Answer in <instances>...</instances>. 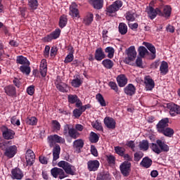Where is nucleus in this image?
<instances>
[{
  "mask_svg": "<svg viewBox=\"0 0 180 180\" xmlns=\"http://www.w3.org/2000/svg\"><path fill=\"white\" fill-rule=\"evenodd\" d=\"M84 130V126L81 124H77L75 127H71V125L66 124L63 126V136L70 137L73 140H77L81 136L79 131Z\"/></svg>",
  "mask_w": 180,
  "mask_h": 180,
  "instance_id": "obj_1",
  "label": "nucleus"
},
{
  "mask_svg": "<svg viewBox=\"0 0 180 180\" xmlns=\"http://www.w3.org/2000/svg\"><path fill=\"white\" fill-rule=\"evenodd\" d=\"M9 143H11L9 141L1 142L0 150L4 151V155L7 157V158H13L18 153V146H16V145L8 146Z\"/></svg>",
  "mask_w": 180,
  "mask_h": 180,
  "instance_id": "obj_2",
  "label": "nucleus"
},
{
  "mask_svg": "<svg viewBox=\"0 0 180 180\" xmlns=\"http://www.w3.org/2000/svg\"><path fill=\"white\" fill-rule=\"evenodd\" d=\"M150 148L152 151L156 154H161V153H168V151H169V146H168V145L160 139L156 141V143H153L150 146Z\"/></svg>",
  "mask_w": 180,
  "mask_h": 180,
  "instance_id": "obj_3",
  "label": "nucleus"
},
{
  "mask_svg": "<svg viewBox=\"0 0 180 180\" xmlns=\"http://www.w3.org/2000/svg\"><path fill=\"white\" fill-rule=\"evenodd\" d=\"M47 141L51 148L54 147L56 144H65V139L58 134L49 136L47 137Z\"/></svg>",
  "mask_w": 180,
  "mask_h": 180,
  "instance_id": "obj_4",
  "label": "nucleus"
},
{
  "mask_svg": "<svg viewBox=\"0 0 180 180\" xmlns=\"http://www.w3.org/2000/svg\"><path fill=\"white\" fill-rule=\"evenodd\" d=\"M58 166L60 168H63L68 175H75V166H72L68 162L65 160H61L58 163Z\"/></svg>",
  "mask_w": 180,
  "mask_h": 180,
  "instance_id": "obj_5",
  "label": "nucleus"
},
{
  "mask_svg": "<svg viewBox=\"0 0 180 180\" xmlns=\"http://www.w3.org/2000/svg\"><path fill=\"white\" fill-rule=\"evenodd\" d=\"M0 130L4 140H13V139H15V134H16V133L13 129L8 128V127L5 125H2L0 127Z\"/></svg>",
  "mask_w": 180,
  "mask_h": 180,
  "instance_id": "obj_6",
  "label": "nucleus"
},
{
  "mask_svg": "<svg viewBox=\"0 0 180 180\" xmlns=\"http://www.w3.org/2000/svg\"><path fill=\"white\" fill-rule=\"evenodd\" d=\"M127 57L124 59L125 64H130L131 61H134L136 60V57H137V52L136 51V47L134 46H131L127 50Z\"/></svg>",
  "mask_w": 180,
  "mask_h": 180,
  "instance_id": "obj_7",
  "label": "nucleus"
},
{
  "mask_svg": "<svg viewBox=\"0 0 180 180\" xmlns=\"http://www.w3.org/2000/svg\"><path fill=\"white\" fill-rule=\"evenodd\" d=\"M120 169L123 176H129L131 171V163L129 161H124L120 165Z\"/></svg>",
  "mask_w": 180,
  "mask_h": 180,
  "instance_id": "obj_8",
  "label": "nucleus"
},
{
  "mask_svg": "<svg viewBox=\"0 0 180 180\" xmlns=\"http://www.w3.org/2000/svg\"><path fill=\"white\" fill-rule=\"evenodd\" d=\"M54 84L56 86V89L59 90L60 92H68V85L63 82L61 77L57 76Z\"/></svg>",
  "mask_w": 180,
  "mask_h": 180,
  "instance_id": "obj_9",
  "label": "nucleus"
},
{
  "mask_svg": "<svg viewBox=\"0 0 180 180\" xmlns=\"http://www.w3.org/2000/svg\"><path fill=\"white\" fill-rule=\"evenodd\" d=\"M61 34V30L56 28L53 32L44 37V41L50 43L52 40H57Z\"/></svg>",
  "mask_w": 180,
  "mask_h": 180,
  "instance_id": "obj_10",
  "label": "nucleus"
},
{
  "mask_svg": "<svg viewBox=\"0 0 180 180\" xmlns=\"http://www.w3.org/2000/svg\"><path fill=\"white\" fill-rule=\"evenodd\" d=\"M26 167H32L34 164L36 155L33 150L28 149L25 153Z\"/></svg>",
  "mask_w": 180,
  "mask_h": 180,
  "instance_id": "obj_11",
  "label": "nucleus"
},
{
  "mask_svg": "<svg viewBox=\"0 0 180 180\" xmlns=\"http://www.w3.org/2000/svg\"><path fill=\"white\" fill-rule=\"evenodd\" d=\"M122 6H123V1H122V0H117L107 8V12L108 13H115L117 12Z\"/></svg>",
  "mask_w": 180,
  "mask_h": 180,
  "instance_id": "obj_12",
  "label": "nucleus"
},
{
  "mask_svg": "<svg viewBox=\"0 0 180 180\" xmlns=\"http://www.w3.org/2000/svg\"><path fill=\"white\" fill-rule=\"evenodd\" d=\"M51 174L53 178H59V179H64L67 176L64 169L58 167H53L51 169ZM59 175V176H58Z\"/></svg>",
  "mask_w": 180,
  "mask_h": 180,
  "instance_id": "obj_13",
  "label": "nucleus"
},
{
  "mask_svg": "<svg viewBox=\"0 0 180 180\" xmlns=\"http://www.w3.org/2000/svg\"><path fill=\"white\" fill-rule=\"evenodd\" d=\"M167 109L169 110V115L172 117L178 116L180 115V105L174 103H167Z\"/></svg>",
  "mask_w": 180,
  "mask_h": 180,
  "instance_id": "obj_14",
  "label": "nucleus"
},
{
  "mask_svg": "<svg viewBox=\"0 0 180 180\" xmlns=\"http://www.w3.org/2000/svg\"><path fill=\"white\" fill-rule=\"evenodd\" d=\"M171 13H172V8H171V6L166 5L164 6L162 9L160 8L159 16H162V18L169 19L171 18Z\"/></svg>",
  "mask_w": 180,
  "mask_h": 180,
  "instance_id": "obj_15",
  "label": "nucleus"
},
{
  "mask_svg": "<svg viewBox=\"0 0 180 180\" xmlns=\"http://www.w3.org/2000/svg\"><path fill=\"white\" fill-rule=\"evenodd\" d=\"M144 84L146 91H153L155 86V82L149 75L144 77Z\"/></svg>",
  "mask_w": 180,
  "mask_h": 180,
  "instance_id": "obj_16",
  "label": "nucleus"
},
{
  "mask_svg": "<svg viewBox=\"0 0 180 180\" xmlns=\"http://www.w3.org/2000/svg\"><path fill=\"white\" fill-rule=\"evenodd\" d=\"M147 13L151 20L157 18V15L160 16V8H154L153 6L147 7Z\"/></svg>",
  "mask_w": 180,
  "mask_h": 180,
  "instance_id": "obj_17",
  "label": "nucleus"
},
{
  "mask_svg": "<svg viewBox=\"0 0 180 180\" xmlns=\"http://www.w3.org/2000/svg\"><path fill=\"white\" fill-rule=\"evenodd\" d=\"M169 119L168 117L163 118L157 124L156 127L158 131L160 133L162 131L165 129H167L169 126Z\"/></svg>",
  "mask_w": 180,
  "mask_h": 180,
  "instance_id": "obj_18",
  "label": "nucleus"
},
{
  "mask_svg": "<svg viewBox=\"0 0 180 180\" xmlns=\"http://www.w3.org/2000/svg\"><path fill=\"white\" fill-rule=\"evenodd\" d=\"M104 124L110 130H115L116 129V120L110 117H105L104 118Z\"/></svg>",
  "mask_w": 180,
  "mask_h": 180,
  "instance_id": "obj_19",
  "label": "nucleus"
},
{
  "mask_svg": "<svg viewBox=\"0 0 180 180\" xmlns=\"http://www.w3.org/2000/svg\"><path fill=\"white\" fill-rule=\"evenodd\" d=\"M4 92L8 96L11 98H16V87L10 84L4 87Z\"/></svg>",
  "mask_w": 180,
  "mask_h": 180,
  "instance_id": "obj_20",
  "label": "nucleus"
},
{
  "mask_svg": "<svg viewBox=\"0 0 180 180\" xmlns=\"http://www.w3.org/2000/svg\"><path fill=\"white\" fill-rule=\"evenodd\" d=\"M99 165H101V163H99L98 160H89L87 162V169L90 172H95V171L98 169Z\"/></svg>",
  "mask_w": 180,
  "mask_h": 180,
  "instance_id": "obj_21",
  "label": "nucleus"
},
{
  "mask_svg": "<svg viewBox=\"0 0 180 180\" xmlns=\"http://www.w3.org/2000/svg\"><path fill=\"white\" fill-rule=\"evenodd\" d=\"M23 172L20 169L15 167L11 170V178L12 179L20 180L23 178Z\"/></svg>",
  "mask_w": 180,
  "mask_h": 180,
  "instance_id": "obj_22",
  "label": "nucleus"
},
{
  "mask_svg": "<svg viewBox=\"0 0 180 180\" xmlns=\"http://www.w3.org/2000/svg\"><path fill=\"white\" fill-rule=\"evenodd\" d=\"M124 92L128 96H133L136 95V86L133 84H129L124 87Z\"/></svg>",
  "mask_w": 180,
  "mask_h": 180,
  "instance_id": "obj_23",
  "label": "nucleus"
},
{
  "mask_svg": "<svg viewBox=\"0 0 180 180\" xmlns=\"http://www.w3.org/2000/svg\"><path fill=\"white\" fill-rule=\"evenodd\" d=\"M94 58L96 61H102L103 58H106V55L101 47L98 48L94 53Z\"/></svg>",
  "mask_w": 180,
  "mask_h": 180,
  "instance_id": "obj_24",
  "label": "nucleus"
},
{
  "mask_svg": "<svg viewBox=\"0 0 180 180\" xmlns=\"http://www.w3.org/2000/svg\"><path fill=\"white\" fill-rule=\"evenodd\" d=\"M89 4L93 6L94 9L99 11L103 8V0H88Z\"/></svg>",
  "mask_w": 180,
  "mask_h": 180,
  "instance_id": "obj_25",
  "label": "nucleus"
},
{
  "mask_svg": "<svg viewBox=\"0 0 180 180\" xmlns=\"http://www.w3.org/2000/svg\"><path fill=\"white\" fill-rule=\"evenodd\" d=\"M143 44H144L146 46V48L148 49V50H149V51H150L151 60H155V57H157V56H156L157 50L155 49V46H154V45H153V44H150L148 42H143Z\"/></svg>",
  "mask_w": 180,
  "mask_h": 180,
  "instance_id": "obj_26",
  "label": "nucleus"
},
{
  "mask_svg": "<svg viewBox=\"0 0 180 180\" xmlns=\"http://www.w3.org/2000/svg\"><path fill=\"white\" fill-rule=\"evenodd\" d=\"M73 79L71 82V85L73 88H79L82 85L84 81L81 79V76L79 75H75Z\"/></svg>",
  "mask_w": 180,
  "mask_h": 180,
  "instance_id": "obj_27",
  "label": "nucleus"
},
{
  "mask_svg": "<svg viewBox=\"0 0 180 180\" xmlns=\"http://www.w3.org/2000/svg\"><path fill=\"white\" fill-rule=\"evenodd\" d=\"M39 72L43 78H44L46 75H47V61L46 60V59H43L41 61V64L39 66Z\"/></svg>",
  "mask_w": 180,
  "mask_h": 180,
  "instance_id": "obj_28",
  "label": "nucleus"
},
{
  "mask_svg": "<svg viewBox=\"0 0 180 180\" xmlns=\"http://www.w3.org/2000/svg\"><path fill=\"white\" fill-rule=\"evenodd\" d=\"M53 161H57L60 158V153H61V147L60 145L56 144L52 150Z\"/></svg>",
  "mask_w": 180,
  "mask_h": 180,
  "instance_id": "obj_29",
  "label": "nucleus"
},
{
  "mask_svg": "<svg viewBox=\"0 0 180 180\" xmlns=\"http://www.w3.org/2000/svg\"><path fill=\"white\" fill-rule=\"evenodd\" d=\"M68 50L70 51L69 54L66 56L64 60L65 64H70V63H72L74 61V47L70 46L68 48Z\"/></svg>",
  "mask_w": 180,
  "mask_h": 180,
  "instance_id": "obj_30",
  "label": "nucleus"
},
{
  "mask_svg": "<svg viewBox=\"0 0 180 180\" xmlns=\"http://www.w3.org/2000/svg\"><path fill=\"white\" fill-rule=\"evenodd\" d=\"M117 82L120 88H123L127 85V77L124 75H120L117 77Z\"/></svg>",
  "mask_w": 180,
  "mask_h": 180,
  "instance_id": "obj_31",
  "label": "nucleus"
},
{
  "mask_svg": "<svg viewBox=\"0 0 180 180\" xmlns=\"http://www.w3.org/2000/svg\"><path fill=\"white\" fill-rule=\"evenodd\" d=\"M140 165L143 168H150L153 165V160L148 157H145L140 162Z\"/></svg>",
  "mask_w": 180,
  "mask_h": 180,
  "instance_id": "obj_32",
  "label": "nucleus"
},
{
  "mask_svg": "<svg viewBox=\"0 0 180 180\" xmlns=\"http://www.w3.org/2000/svg\"><path fill=\"white\" fill-rule=\"evenodd\" d=\"M16 63L21 65H30V61L27 60V58L23 56H18L16 58Z\"/></svg>",
  "mask_w": 180,
  "mask_h": 180,
  "instance_id": "obj_33",
  "label": "nucleus"
},
{
  "mask_svg": "<svg viewBox=\"0 0 180 180\" xmlns=\"http://www.w3.org/2000/svg\"><path fill=\"white\" fill-rule=\"evenodd\" d=\"M160 71L162 75H167V74H168V63L165 60L162 61L160 67Z\"/></svg>",
  "mask_w": 180,
  "mask_h": 180,
  "instance_id": "obj_34",
  "label": "nucleus"
},
{
  "mask_svg": "<svg viewBox=\"0 0 180 180\" xmlns=\"http://www.w3.org/2000/svg\"><path fill=\"white\" fill-rule=\"evenodd\" d=\"M19 70L20 72L27 76L30 75V72H32L30 65H22L20 67Z\"/></svg>",
  "mask_w": 180,
  "mask_h": 180,
  "instance_id": "obj_35",
  "label": "nucleus"
},
{
  "mask_svg": "<svg viewBox=\"0 0 180 180\" xmlns=\"http://www.w3.org/2000/svg\"><path fill=\"white\" fill-rule=\"evenodd\" d=\"M67 23H68V18L66 15H63L59 18V27L60 29H64L65 26H67Z\"/></svg>",
  "mask_w": 180,
  "mask_h": 180,
  "instance_id": "obj_36",
  "label": "nucleus"
},
{
  "mask_svg": "<svg viewBox=\"0 0 180 180\" xmlns=\"http://www.w3.org/2000/svg\"><path fill=\"white\" fill-rule=\"evenodd\" d=\"M92 22H94V14L92 13H88L83 19V23L86 26H89Z\"/></svg>",
  "mask_w": 180,
  "mask_h": 180,
  "instance_id": "obj_37",
  "label": "nucleus"
},
{
  "mask_svg": "<svg viewBox=\"0 0 180 180\" xmlns=\"http://www.w3.org/2000/svg\"><path fill=\"white\" fill-rule=\"evenodd\" d=\"M89 140L90 143L95 144L99 141V135L94 131H91L89 134Z\"/></svg>",
  "mask_w": 180,
  "mask_h": 180,
  "instance_id": "obj_38",
  "label": "nucleus"
},
{
  "mask_svg": "<svg viewBox=\"0 0 180 180\" xmlns=\"http://www.w3.org/2000/svg\"><path fill=\"white\" fill-rule=\"evenodd\" d=\"M160 133L164 134L166 137H172L174 136L175 131L172 129V128L167 127L165 129H162Z\"/></svg>",
  "mask_w": 180,
  "mask_h": 180,
  "instance_id": "obj_39",
  "label": "nucleus"
},
{
  "mask_svg": "<svg viewBox=\"0 0 180 180\" xmlns=\"http://www.w3.org/2000/svg\"><path fill=\"white\" fill-rule=\"evenodd\" d=\"M102 65L107 70H112V68H113V65H115V63L110 59H105L102 61Z\"/></svg>",
  "mask_w": 180,
  "mask_h": 180,
  "instance_id": "obj_40",
  "label": "nucleus"
},
{
  "mask_svg": "<svg viewBox=\"0 0 180 180\" xmlns=\"http://www.w3.org/2000/svg\"><path fill=\"white\" fill-rule=\"evenodd\" d=\"M139 147L140 150H141L142 151H147V150H148L150 147L148 141L147 140L141 141V142H139Z\"/></svg>",
  "mask_w": 180,
  "mask_h": 180,
  "instance_id": "obj_41",
  "label": "nucleus"
},
{
  "mask_svg": "<svg viewBox=\"0 0 180 180\" xmlns=\"http://www.w3.org/2000/svg\"><path fill=\"white\" fill-rule=\"evenodd\" d=\"M84 140L79 139L73 141V148L81 150L84 147Z\"/></svg>",
  "mask_w": 180,
  "mask_h": 180,
  "instance_id": "obj_42",
  "label": "nucleus"
},
{
  "mask_svg": "<svg viewBox=\"0 0 180 180\" xmlns=\"http://www.w3.org/2000/svg\"><path fill=\"white\" fill-rule=\"evenodd\" d=\"M69 15L72 18H79V11L74 6H71L70 8Z\"/></svg>",
  "mask_w": 180,
  "mask_h": 180,
  "instance_id": "obj_43",
  "label": "nucleus"
},
{
  "mask_svg": "<svg viewBox=\"0 0 180 180\" xmlns=\"http://www.w3.org/2000/svg\"><path fill=\"white\" fill-rule=\"evenodd\" d=\"M25 122L29 126H36L37 124V118L36 117H27Z\"/></svg>",
  "mask_w": 180,
  "mask_h": 180,
  "instance_id": "obj_44",
  "label": "nucleus"
},
{
  "mask_svg": "<svg viewBox=\"0 0 180 180\" xmlns=\"http://www.w3.org/2000/svg\"><path fill=\"white\" fill-rule=\"evenodd\" d=\"M118 30L120 34H126V33H127V25H126L124 22H120L118 27Z\"/></svg>",
  "mask_w": 180,
  "mask_h": 180,
  "instance_id": "obj_45",
  "label": "nucleus"
},
{
  "mask_svg": "<svg viewBox=\"0 0 180 180\" xmlns=\"http://www.w3.org/2000/svg\"><path fill=\"white\" fill-rule=\"evenodd\" d=\"M28 6L32 11H36L39 7V1L37 0H28Z\"/></svg>",
  "mask_w": 180,
  "mask_h": 180,
  "instance_id": "obj_46",
  "label": "nucleus"
},
{
  "mask_svg": "<svg viewBox=\"0 0 180 180\" xmlns=\"http://www.w3.org/2000/svg\"><path fill=\"white\" fill-rule=\"evenodd\" d=\"M53 129L56 133H58L61 130V124L58 120H53L51 121Z\"/></svg>",
  "mask_w": 180,
  "mask_h": 180,
  "instance_id": "obj_47",
  "label": "nucleus"
},
{
  "mask_svg": "<svg viewBox=\"0 0 180 180\" xmlns=\"http://www.w3.org/2000/svg\"><path fill=\"white\" fill-rule=\"evenodd\" d=\"M139 55L140 56V57H141V58H144V57H146V54H148V50H147V49L143 46H139Z\"/></svg>",
  "mask_w": 180,
  "mask_h": 180,
  "instance_id": "obj_48",
  "label": "nucleus"
},
{
  "mask_svg": "<svg viewBox=\"0 0 180 180\" xmlns=\"http://www.w3.org/2000/svg\"><path fill=\"white\" fill-rule=\"evenodd\" d=\"M105 53H108L107 57L108 58H113V56H115V49L112 46H108L105 49Z\"/></svg>",
  "mask_w": 180,
  "mask_h": 180,
  "instance_id": "obj_49",
  "label": "nucleus"
},
{
  "mask_svg": "<svg viewBox=\"0 0 180 180\" xmlns=\"http://www.w3.org/2000/svg\"><path fill=\"white\" fill-rule=\"evenodd\" d=\"M96 99L100 103L101 106H106V101H105L103 96H102L100 93L96 94Z\"/></svg>",
  "mask_w": 180,
  "mask_h": 180,
  "instance_id": "obj_50",
  "label": "nucleus"
},
{
  "mask_svg": "<svg viewBox=\"0 0 180 180\" xmlns=\"http://www.w3.org/2000/svg\"><path fill=\"white\" fill-rule=\"evenodd\" d=\"M77 101H78V96L75 94H70L68 96V101L69 103L74 105V103H76Z\"/></svg>",
  "mask_w": 180,
  "mask_h": 180,
  "instance_id": "obj_51",
  "label": "nucleus"
},
{
  "mask_svg": "<svg viewBox=\"0 0 180 180\" xmlns=\"http://www.w3.org/2000/svg\"><path fill=\"white\" fill-rule=\"evenodd\" d=\"M125 18L129 22H134L136 20V17H134V13L132 11L127 12Z\"/></svg>",
  "mask_w": 180,
  "mask_h": 180,
  "instance_id": "obj_52",
  "label": "nucleus"
},
{
  "mask_svg": "<svg viewBox=\"0 0 180 180\" xmlns=\"http://www.w3.org/2000/svg\"><path fill=\"white\" fill-rule=\"evenodd\" d=\"M91 126H93L94 129L98 130V131H103V127H102V124L98 121L91 123Z\"/></svg>",
  "mask_w": 180,
  "mask_h": 180,
  "instance_id": "obj_53",
  "label": "nucleus"
},
{
  "mask_svg": "<svg viewBox=\"0 0 180 180\" xmlns=\"http://www.w3.org/2000/svg\"><path fill=\"white\" fill-rule=\"evenodd\" d=\"M144 157V153L141 151L136 152L134 154V160L136 161V162H139L140 160H141Z\"/></svg>",
  "mask_w": 180,
  "mask_h": 180,
  "instance_id": "obj_54",
  "label": "nucleus"
},
{
  "mask_svg": "<svg viewBox=\"0 0 180 180\" xmlns=\"http://www.w3.org/2000/svg\"><path fill=\"white\" fill-rule=\"evenodd\" d=\"M39 162L41 164H44V165H46V164H49V160H50V154L48 155L47 156H39Z\"/></svg>",
  "mask_w": 180,
  "mask_h": 180,
  "instance_id": "obj_55",
  "label": "nucleus"
},
{
  "mask_svg": "<svg viewBox=\"0 0 180 180\" xmlns=\"http://www.w3.org/2000/svg\"><path fill=\"white\" fill-rule=\"evenodd\" d=\"M96 180H110V176L108 174L101 173L97 176Z\"/></svg>",
  "mask_w": 180,
  "mask_h": 180,
  "instance_id": "obj_56",
  "label": "nucleus"
},
{
  "mask_svg": "<svg viewBox=\"0 0 180 180\" xmlns=\"http://www.w3.org/2000/svg\"><path fill=\"white\" fill-rule=\"evenodd\" d=\"M108 86H110V89H112V91H115V92H116L117 94V92H119V87H117V84H116V82H110L108 84Z\"/></svg>",
  "mask_w": 180,
  "mask_h": 180,
  "instance_id": "obj_57",
  "label": "nucleus"
},
{
  "mask_svg": "<svg viewBox=\"0 0 180 180\" xmlns=\"http://www.w3.org/2000/svg\"><path fill=\"white\" fill-rule=\"evenodd\" d=\"M115 151L118 155H120V157H123L124 155V148H122L120 146H116L115 148Z\"/></svg>",
  "mask_w": 180,
  "mask_h": 180,
  "instance_id": "obj_58",
  "label": "nucleus"
},
{
  "mask_svg": "<svg viewBox=\"0 0 180 180\" xmlns=\"http://www.w3.org/2000/svg\"><path fill=\"white\" fill-rule=\"evenodd\" d=\"M57 51H58V49L56 46H53L51 49L50 56L52 58H54L57 56Z\"/></svg>",
  "mask_w": 180,
  "mask_h": 180,
  "instance_id": "obj_59",
  "label": "nucleus"
},
{
  "mask_svg": "<svg viewBox=\"0 0 180 180\" xmlns=\"http://www.w3.org/2000/svg\"><path fill=\"white\" fill-rule=\"evenodd\" d=\"M115 161H116V158H115V156H113L112 155L107 156V162L110 165L115 164Z\"/></svg>",
  "mask_w": 180,
  "mask_h": 180,
  "instance_id": "obj_60",
  "label": "nucleus"
},
{
  "mask_svg": "<svg viewBox=\"0 0 180 180\" xmlns=\"http://www.w3.org/2000/svg\"><path fill=\"white\" fill-rule=\"evenodd\" d=\"M34 86L31 85L27 88V94L28 95H30V96H32V95L34 94Z\"/></svg>",
  "mask_w": 180,
  "mask_h": 180,
  "instance_id": "obj_61",
  "label": "nucleus"
},
{
  "mask_svg": "<svg viewBox=\"0 0 180 180\" xmlns=\"http://www.w3.org/2000/svg\"><path fill=\"white\" fill-rule=\"evenodd\" d=\"M11 124H13V126H20V120H17L16 117H13L11 119Z\"/></svg>",
  "mask_w": 180,
  "mask_h": 180,
  "instance_id": "obj_62",
  "label": "nucleus"
},
{
  "mask_svg": "<svg viewBox=\"0 0 180 180\" xmlns=\"http://www.w3.org/2000/svg\"><path fill=\"white\" fill-rule=\"evenodd\" d=\"M44 56L45 58H49V57H50V46L46 45L45 46V49L44 51Z\"/></svg>",
  "mask_w": 180,
  "mask_h": 180,
  "instance_id": "obj_63",
  "label": "nucleus"
},
{
  "mask_svg": "<svg viewBox=\"0 0 180 180\" xmlns=\"http://www.w3.org/2000/svg\"><path fill=\"white\" fill-rule=\"evenodd\" d=\"M91 153L94 157H98V150L96 149V147H95V146L94 145L91 146Z\"/></svg>",
  "mask_w": 180,
  "mask_h": 180,
  "instance_id": "obj_64",
  "label": "nucleus"
}]
</instances>
